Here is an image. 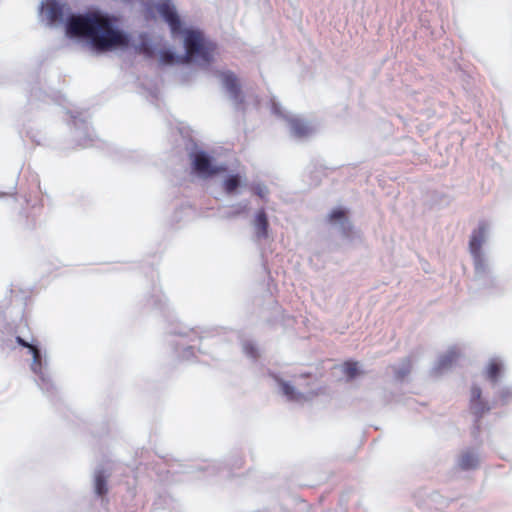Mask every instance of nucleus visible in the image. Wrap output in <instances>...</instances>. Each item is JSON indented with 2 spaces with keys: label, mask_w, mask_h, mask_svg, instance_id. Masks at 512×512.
<instances>
[{
  "label": "nucleus",
  "mask_w": 512,
  "mask_h": 512,
  "mask_svg": "<svg viewBox=\"0 0 512 512\" xmlns=\"http://www.w3.org/2000/svg\"><path fill=\"white\" fill-rule=\"evenodd\" d=\"M142 2L149 17L163 18L169 24L172 35L180 36L185 53L176 54L169 48L163 47L159 40L152 39H143L139 47L135 45L136 49L168 65L192 63L202 66L213 60L214 45L207 41L200 31L189 28L181 22L170 0H142Z\"/></svg>",
  "instance_id": "obj_1"
},
{
  "label": "nucleus",
  "mask_w": 512,
  "mask_h": 512,
  "mask_svg": "<svg viewBox=\"0 0 512 512\" xmlns=\"http://www.w3.org/2000/svg\"><path fill=\"white\" fill-rule=\"evenodd\" d=\"M66 33L70 38L86 41L100 50H124L130 42L117 27L116 20L101 11L71 16Z\"/></svg>",
  "instance_id": "obj_2"
},
{
  "label": "nucleus",
  "mask_w": 512,
  "mask_h": 512,
  "mask_svg": "<svg viewBox=\"0 0 512 512\" xmlns=\"http://www.w3.org/2000/svg\"><path fill=\"white\" fill-rule=\"evenodd\" d=\"M485 241L486 231L484 228L479 229L470 241V251L474 258L475 269L478 274L483 273L487 265V258L483 250Z\"/></svg>",
  "instance_id": "obj_3"
},
{
  "label": "nucleus",
  "mask_w": 512,
  "mask_h": 512,
  "mask_svg": "<svg viewBox=\"0 0 512 512\" xmlns=\"http://www.w3.org/2000/svg\"><path fill=\"white\" fill-rule=\"evenodd\" d=\"M17 343L28 349V353L32 356V361L30 364L31 371L37 375L40 379H46V366L47 362L40 353L39 348L21 337H17Z\"/></svg>",
  "instance_id": "obj_4"
},
{
  "label": "nucleus",
  "mask_w": 512,
  "mask_h": 512,
  "mask_svg": "<svg viewBox=\"0 0 512 512\" xmlns=\"http://www.w3.org/2000/svg\"><path fill=\"white\" fill-rule=\"evenodd\" d=\"M63 12V6L55 0L41 3L39 17L47 25H57Z\"/></svg>",
  "instance_id": "obj_5"
},
{
  "label": "nucleus",
  "mask_w": 512,
  "mask_h": 512,
  "mask_svg": "<svg viewBox=\"0 0 512 512\" xmlns=\"http://www.w3.org/2000/svg\"><path fill=\"white\" fill-rule=\"evenodd\" d=\"M193 166L196 172L202 177H208L217 172V166L204 152H197L194 154Z\"/></svg>",
  "instance_id": "obj_6"
},
{
  "label": "nucleus",
  "mask_w": 512,
  "mask_h": 512,
  "mask_svg": "<svg viewBox=\"0 0 512 512\" xmlns=\"http://www.w3.org/2000/svg\"><path fill=\"white\" fill-rule=\"evenodd\" d=\"M220 80L229 97L234 101V103L237 104L242 102V98L240 97L241 90L238 85L236 76L232 72L226 71L220 74Z\"/></svg>",
  "instance_id": "obj_7"
},
{
  "label": "nucleus",
  "mask_w": 512,
  "mask_h": 512,
  "mask_svg": "<svg viewBox=\"0 0 512 512\" xmlns=\"http://www.w3.org/2000/svg\"><path fill=\"white\" fill-rule=\"evenodd\" d=\"M285 118L291 133L295 136H307L313 131L312 125L300 117L285 115Z\"/></svg>",
  "instance_id": "obj_8"
},
{
  "label": "nucleus",
  "mask_w": 512,
  "mask_h": 512,
  "mask_svg": "<svg viewBox=\"0 0 512 512\" xmlns=\"http://www.w3.org/2000/svg\"><path fill=\"white\" fill-rule=\"evenodd\" d=\"M330 221L338 226L342 231L350 229V223L347 220L345 211L341 208L334 209L330 214Z\"/></svg>",
  "instance_id": "obj_9"
},
{
  "label": "nucleus",
  "mask_w": 512,
  "mask_h": 512,
  "mask_svg": "<svg viewBox=\"0 0 512 512\" xmlns=\"http://www.w3.org/2000/svg\"><path fill=\"white\" fill-rule=\"evenodd\" d=\"M480 460L481 459L478 453L466 452L461 456L459 464L464 469H472L480 463Z\"/></svg>",
  "instance_id": "obj_10"
},
{
  "label": "nucleus",
  "mask_w": 512,
  "mask_h": 512,
  "mask_svg": "<svg viewBox=\"0 0 512 512\" xmlns=\"http://www.w3.org/2000/svg\"><path fill=\"white\" fill-rule=\"evenodd\" d=\"M242 183V176L240 174L229 175L224 181V187L228 193H233L238 191Z\"/></svg>",
  "instance_id": "obj_11"
},
{
  "label": "nucleus",
  "mask_w": 512,
  "mask_h": 512,
  "mask_svg": "<svg viewBox=\"0 0 512 512\" xmlns=\"http://www.w3.org/2000/svg\"><path fill=\"white\" fill-rule=\"evenodd\" d=\"M503 368V363L498 358H492L487 366V373L491 379H496Z\"/></svg>",
  "instance_id": "obj_12"
},
{
  "label": "nucleus",
  "mask_w": 512,
  "mask_h": 512,
  "mask_svg": "<svg viewBox=\"0 0 512 512\" xmlns=\"http://www.w3.org/2000/svg\"><path fill=\"white\" fill-rule=\"evenodd\" d=\"M255 227L258 236H265L267 229V219L263 212L258 213L255 218Z\"/></svg>",
  "instance_id": "obj_13"
},
{
  "label": "nucleus",
  "mask_w": 512,
  "mask_h": 512,
  "mask_svg": "<svg viewBox=\"0 0 512 512\" xmlns=\"http://www.w3.org/2000/svg\"><path fill=\"white\" fill-rule=\"evenodd\" d=\"M282 392L290 399L299 400V395L295 392V389L285 381L280 382Z\"/></svg>",
  "instance_id": "obj_14"
},
{
  "label": "nucleus",
  "mask_w": 512,
  "mask_h": 512,
  "mask_svg": "<svg viewBox=\"0 0 512 512\" xmlns=\"http://www.w3.org/2000/svg\"><path fill=\"white\" fill-rule=\"evenodd\" d=\"M95 490L97 492V494L99 495H102L106 492V479L105 477L98 473L96 476H95Z\"/></svg>",
  "instance_id": "obj_15"
},
{
  "label": "nucleus",
  "mask_w": 512,
  "mask_h": 512,
  "mask_svg": "<svg viewBox=\"0 0 512 512\" xmlns=\"http://www.w3.org/2000/svg\"><path fill=\"white\" fill-rule=\"evenodd\" d=\"M343 367L349 377H353L358 371L357 363H346Z\"/></svg>",
  "instance_id": "obj_16"
},
{
  "label": "nucleus",
  "mask_w": 512,
  "mask_h": 512,
  "mask_svg": "<svg viewBox=\"0 0 512 512\" xmlns=\"http://www.w3.org/2000/svg\"><path fill=\"white\" fill-rule=\"evenodd\" d=\"M257 194H258L260 197H264V196L267 194V189H266V187H264V186H258V187H257Z\"/></svg>",
  "instance_id": "obj_17"
},
{
  "label": "nucleus",
  "mask_w": 512,
  "mask_h": 512,
  "mask_svg": "<svg viewBox=\"0 0 512 512\" xmlns=\"http://www.w3.org/2000/svg\"><path fill=\"white\" fill-rule=\"evenodd\" d=\"M471 396H472V401H475V400L479 399L480 398V390L477 389V388H474L472 390Z\"/></svg>",
  "instance_id": "obj_18"
},
{
  "label": "nucleus",
  "mask_w": 512,
  "mask_h": 512,
  "mask_svg": "<svg viewBox=\"0 0 512 512\" xmlns=\"http://www.w3.org/2000/svg\"><path fill=\"white\" fill-rule=\"evenodd\" d=\"M274 109H275V112H276V113H279V114H281V113H282V111L280 110V108H278L276 105H275Z\"/></svg>",
  "instance_id": "obj_19"
},
{
  "label": "nucleus",
  "mask_w": 512,
  "mask_h": 512,
  "mask_svg": "<svg viewBox=\"0 0 512 512\" xmlns=\"http://www.w3.org/2000/svg\"><path fill=\"white\" fill-rule=\"evenodd\" d=\"M454 355H455V354H454V352H450V353H449V355H448V357H449V361H451V360H452V358L454 357Z\"/></svg>",
  "instance_id": "obj_20"
},
{
  "label": "nucleus",
  "mask_w": 512,
  "mask_h": 512,
  "mask_svg": "<svg viewBox=\"0 0 512 512\" xmlns=\"http://www.w3.org/2000/svg\"><path fill=\"white\" fill-rule=\"evenodd\" d=\"M441 365H442V366H446V365H447V363H446V362H444V360H441Z\"/></svg>",
  "instance_id": "obj_21"
}]
</instances>
